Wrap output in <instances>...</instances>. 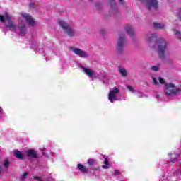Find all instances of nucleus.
Instances as JSON below:
<instances>
[{
  "label": "nucleus",
  "mask_w": 181,
  "mask_h": 181,
  "mask_svg": "<svg viewBox=\"0 0 181 181\" xmlns=\"http://www.w3.org/2000/svg\"><path fill=\"white\" fill-rule=\"evenodd\" d=\"M0 22H2L5 25V28L11 32H18L21 36H25L28 33L25 23L22 21V18L18 19V26H16L12 21V16L8 13H5L4 15L0 16Z\"/></svg>",
  "instance_id": "obj_1"
},
{
  "label": "nucleus",
  "mask_w": 181,
  "mask_h": 181,
  "mask_svg": "<svg viewBox=\"0 0 181 181\" xmlns=\"http://www.w3.org/2000/svg\"><path fill=\"white\" fill-rule=\"evenodd\" d=\"M181 92V87L176 86L173 83H167L164 86V93L167 97H172L176 95Z\"/></svg>",
  "instance_id": "obj_2"
},
{
  "label": "nucleus",
  "mask_w": 181,
  "mask_h": 181,
  "mask_svg": "<svg viewBox=\"0 0 181 181\" xmlns=\"http://www.w3.org/2000/svg\"><path fill=\"white\" fill-rule=\"evenodd\" d=\"M158 53L160 59H165L166 49L168 47V42L166 40L160 38L157 40Z\"/></svg>",
  "instance_id": "obj_3"
},
{
  "label": "nucleus",
  "mask_w": 181,
  "mask_h": 181,
  "mask_svg": "<svg viewBox=\"0 0 181 181\" xmlns=\"http://www.w3.org/2000/svg\"><path fill=\"white\" fill-rule=\"evenodd\" d=\"M59 23L61 28H62V29L65 30V33L68 35V36H69L70 37L77 36V31L73 29V28H71V25H70L69 23L63 20H59Z\"/></svg>",
  "instance_id": "obj_4"
},
{
  "label": "nucleus",
  "mask_w": 181,
  "mask_h": 181,
  "mask_svg": "<svg viewBox=\"0 0 181 181\" xmlns=\"http://www.w3.org/2000/svg\"><path fill=\"white\" fill-rule=\"evenodd\" d=\"M119 93V88L117 87H114L112 89H110L108 95L109 101H110V103H114V101H118L121 100V98H117Z\"/></svg>",
  "instance_id": "obj_5"
},
{
  "label": "nucleus",
  "mask_w": 181,
  "mask_h": 181,
  "mask_svg": "<svg viewBox=\"0 0 181 181\" xmlns=\"http://www.w3.org/2000/svg\"><path fill=\"white\" fill-rule=\"evenodd\" d=\"M141 2H144L145 5L147 6L148 9L150 11L151 9H157L159 3L158 0H140Z\"/></svg>",
  "instance_id": "obj_6"
},
{
  "label": "nucleus",
  "mask_w": 181,
  "mask_h": 181,
  "mask_svg": "<svg viewBox=\"0 0 181 181\" xmlns=\"http://www.w3.org/2000/svg\"><path fill=\"white\" fill-rule=\"evenodd\" d=\"M71 50H72L75 54L79 56V57H83V59H87L90 57L88 52L81 50L80 48L71 47Z\"/></svg>",
  "instance_id": "obj_7"
},
{
  "label": "nucleus",
  "mask_w": 181,
  "mask_h": 181,
  "mask_svg": "<svg viewBox=\"0 0 181 181\" xmlns=\"http://www.w3.org/2000/svg\"><path fill=\"white\" fill-rule=\"evenodd\" d=\"M21 18L25 19L26 22L28 23L29 26H35L36 21L29 15L28 13L23 12L21 13Z\"/></svg>",
  "instance_id": "obj_8"
},
{
  "label": "nucleus",
  "mask_w": 181,
  "mask_h": 181,
  "mask_svg": "<svg viewBox=\"0 0 181 181\" xmlns=\"http://www.w3.org/2000/svg\"><path fill=\"white\" fill-rule=\"evenodd\" d=\"M125 46V38L124 37H119L117 40V50L119 53H121L124 50Z\"/></svg>",
  "instance_id": "obj_9"
},
{
  "label": "nucleus",
  "mask_w": 181,
  "mask_h": 181,
  "mask_svg": "<svg viewBox=\"0 0 181 181\" xmlns=\"http://www.w3.org/2000/svg\"><path fill=\"white\" fill-rule=\"evenodd\" d=\"M82 70L84 71L86 76H88V77H91L92 80H94V78H97V72L94 71L93 69L82 66Z\"/></svg>",
  "instance_id": "obj_10"
},
{
  "label": "nucleus",
  "mask_w": 181,
  "mask_h": 181,
  "mask_svg": "<svg viewBox=\"0 0 181 181\" xmlns=\"http://www.w3.org/2000/svg\"><path fill=\"white\" fill-rule=\"evenodd\" d=\"M156 33H149L146 35V42L148 43V45H151L153 42H155L156 40L157 37Z\"/></svg>",
  "instance_id": "obj_11"
},
{
  "label": "nucleus",
  "mask_w": 181,
  "mask_h": 181,
  "mask_svg": "<svg viewBox=\"0 0 181 181\" xmlns=\"http://www.w3.org/2000/svg\"><path fill=\"white\" fill-rule=\"evenodd\" d=\"M108 5L110 7L111 11H117V9H118L115 0H108Z\"/></svg>",
  "instance_id": "obj_12"
},
{
  "label": "nucleus",
  "mask_w": 181,
  "mask_h": 181,
  "mask_svg": "<svg viewBox=\"0 0 181 181\" xmlns=\"http://www.w3.org/2000/svg\"><path fill=\"white\" fill-rule=\"evenodd\" d=\"M28 156H30V158H37V154L35 151V150H28L27 151Z\"/></svg>",
  "instance_id": "obj_13"
},
{
  "label": "nucleus",
  "mask_w": 181,
  "mask_h": 181,
  "mask_svg": "<svg viewBox=\"0 0 181 181\" xmlns=\"http://www.w3.org/2000/svg\"><path fill=\"white\" fill-rule=\"evenodd\" d=\"M125 30L132 37L134 36V35L135 34V33L134 32V30L132 29V27H130V25H127L126 28H125Z\"/></svg>",
  "instance_id": "obj_14"
},
{
  "label": "nucleus",
  "mask_w": 181,
  "mask_h": 181,
  "mask_svg": "<svg viewBox=\"0 0 181 181\" xmlns=\"http://www.w3.org/2000/svg\"><path fill=\"white\" fill-rule=\"evenodd\" d=\"M154 28L156 29H165L166 25L164 23H154L153 24Z\"/></svg>",
  "instance_id": "obj_15"
},
{
  "label": "nucleus",
  "mask_w": 181,
  "mask_h": 181,
  "mask_svg": "<svg viewBox=\"0 0 181 181\" xmlns=\"http://www.w3.org/2000/svg\"><path fill=\"white\" fill-rule=\"evenodd\" d=\"M14 156H16V158H18V159H23V154H22L21 153V151H19L18 150H15L14 151Z\"/></svg>",
  "instance_id": "obj_16"
},
{
  "label": "nucleus",
  "mask_w": 181,
  "mask_h": 181,
  "mask_svg": "<svg viewBox=\"0 0 181 181\" xmlns=\"http://www.w3.org/2000/svg\"><path fill=\"white\" fill-rule=\"evenodd\" d=\"M78 169L83 173H87V168L83 164H78Z\"/></svg>",
  "instance_id": "obj_17"
},
{
  "label": "nucleus",
  "mask_w": 181,
  "mask_h": 181,
  "mask_svg": "<svg viewBox=\"0 0 181 181\" xmlns=\"http://www.w3.org/2000/svg\"><path fill=\"white\" fill-rule=\"evenodd\" d=\"M119 71L123 77H127V75L128 74L127 72V70L124 68H122V67L119 68Z\"/></svg>",
  "instance_id": "obj_18"
},
{
  "label": "nucleus",
  "mask_w": 181,
  "mask_h": 181,
  "mask_svg": "<svg viewBox=\"0 0 181 181\" xmlns=\"http://www.w3.org/2000/svg\"><path fill=\"white\" fill-rule=\"evenodd\" d=\"M4 168H9V161L8 160H6L4 161V163L2 164V165L0 167V172H1V170H4Z\"/></svg>",
  "instance_id": "obj_19"
},
{
  "label": "nucleus",
  "mask_w": 181,
  "mask_h": 181,
  "mask_svg": "<svg viewBox=\"0 0 181 181\" xmlns=\"http://www.w3.org/2000/svg\"><path fill=\"white\" fill-rule=\"evenodd\" d=\"M104 165H106L103 166V169H108V165H110L108 158H105Z\"/></svg>",
  "instance_id": "obj_20"
},
{
  "label": "nucleus",
  "mask_w": 181,
  "mask_h": 181,
  "mask_svg": "<svg viewBox=\"0 0 181 181\" xmlns=\"http://www.w3.org/2000/svg\"><path fill=\"white\" fill-rule=\"evenodd\" d=\"M126 87L129 90V91H131V93H136V90H135V89L132 86L127 85Z\"/></svg>",
  "instance_id": "obj_21"
},
{
  "label": "nucleus",
  "mask_w": 181,
  "mask_h": 181,
  "mask_svg": "<svg viewBox=\"0 0 181 181\" xmlns=\"http://www.w3.org/2000/svg\"><path fill=\"white\" fill-rule=\"evenodd\" d=\"M174 33L177 39H181V33L180 31L175 30Z\"/></svg>",
  "instance_id": "obj_22"
},
{
  "label": "nucleus",
  "mask_w": 181,
  "mask_h": 181,
  "mask_svg": "<svg viewBox=\"0 0 181 181\" xmlns=\"http://www.w3.org/2000/svg\"><path fill=\"white\" fill-rule=\"evenodd\" d=\"M151 70H153V71H159V66H151Z\"/></svg>",
  "instance_id": "obj_23"
},
{
  "label": "nucleus",
  "mask_w": 181,
  "mask_h": 181,
  "mask_svg": "<svg viewBox=\"0 0 181 181\" xmlns=\"http://www.w3.org/2000/svg\"><path fill=\"white\" fill-rule=\"evenodd\" d=\"M88 165H94L95 163V160L94 159H89L88 160Z\"/></svg>",
  "instance_id": "obj_24"
},
{
  "label": "nucleus",
  "mask_w": 181,
  "mask_h": 181,
  "mask_svg": "<svg viewBox=\"0 0 181 181\" xmlns=\"http://www.w3.org/2000/svg\"><path fill=\"white\" fill-rule=\"evenodd\" d=\"M158 81L160 84H165V79H163L162 77L158 78Z\"/></svg>",
  "instance_id": "obj_25"
},
{
  "label": "nucleus",
  "mask_w": 181,
  "mask_h": 181,
  "mask_svg": "<svg viewBox=\"0 0 181 181\" xmlns=\"http://www.w3.org/2000/svg\"><path fill=\"white\" fill-rule=\"evenodd\" d=\"M137 96L139 97V98H142V97H145V95H144V93L139 92L137 93Z\"/></svg>",
  "instance_id": "obj_26"
},
{
  "label": "nucleus",
  "mask_w": 181,
  "mask_h": 181,
  "mask_svg": "<svg viewBox=\"0 0 181 181\" xmlns=\"http://www.w3.org/2000/svg\"><path fill=\"white\" fill-rule=\"evenodd\" d=\"M114 175L119 176V175H121V173L118 170H115Z\"/></svg>",
  "instance_id": "obj_27"
},
{
  "label": "nucleus",
  "mask_w": 181,
  "mask_h": 181,
  "mask_svg": "<svg viewBox=\"0 0 181 181\" xmlns=\"http://www.w3.org/2000/svg\"><path fill=\"white\" fill-rule=\"evenodd\" d=\"M153 81L154 84H156V86H158V84H159V82H158V80L156 79V78H153Z\"/></svg>",
  "instance_id": "obj_28"
},
{
  "label": "nucleus",
  "mask_w": 181,
  "mask_h": 181,
  "mask_svg": "<svg viewBox=\"0 0 181 181\" xmlns=\"http://www.w3.org/2000/svg\"><path fill=\"white\" fill-rule=\"evenodd\" d=\"M26 176H28V173H25L23 176H22V179H26Z\"/></svg>",
  "instance_id": "obj_29"
},
{
  "label": "nucleus",
  "mask_w": 181,
  "mask_h": 181,
  "mask_svg": "<svg viewBox=\"0 0 181 181\" xmlns=\"http://www.w3.org/2000/svg\"><path fill=\"white\" fill-rule=\"evenodd\" d=\"M124 2H125L124 0H119V4H121V5H124Z\"/></svg>",
  "instance_id": "obj_30"
},
{
  "label": "nucleus",
  "mask_w": 181,
  "mask_h": 181,
  "mask_svg": "<svg viewBox=\"0 0 181 181\" xmlns=\"http://www.w3.org/2000/svg\"><path fill=\"white\" fill-rule=\"evenodd\" d=\"M34 179H35L38 181H42V180H40V177H35Z\"/></svg>",
  "instance_id": "obj_31"
},
{
  "label": "nucleus",
  "mask_w": 181,
  "mask_h": 181,
  "mask_svg": "<svg viewBox=\"0 0 181 181\" xmlns=\"http://www.w3.org/2000/svg\"><path fill=\"white\" fill-rule=\"evenodd\" d=\"M2 112V109L0 107V114Z\"/></svg>",
  "instance_id": "obj_32"
},
{
  "label": "nucleus",
  "mask_w": 181,
  "mask_h": 181,
  "mask_svg": "<svg viewBox=\"0 0 181 181\" xmlns=\"http://www.w3.org/2000/svg\"><path fill=\"white\" fill-rule=\"evenodd\" d=\"M171 162L173 163L175 162V160H171Z\"/></svg>",
  "instance_id": "obj_33"
}]
</instances>
